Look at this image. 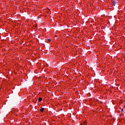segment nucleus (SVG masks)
Returning a JSON list of instances; mask_svg holds the SVG:
<instances>
[{
	"instance_id": "f257e3e1",
	"label": "nucleus",
	"mask_w": 125,
	"mask_h": 125,
	"mask_svg": "<svg viewBox=\"0 0 125 125\" xmlns=\"http://www.w3.org/2000/svg\"><path fill=\"white\" fill-rule=\"evenodd\" d=\"M42 98H39V99H38L39 102H42Z\"/></svg>"
},
{
	"instance_id": "f03ea898",
	"label": "nucleus",
	"mask_w": 125,
	"mask_h": 125,
	"mask_svg": "<svg viewBox=\"0 0 125 125\" xmlns=\"http://www.w3.org/2000/svg\"><path fill=\"white\" fill-rule=\"evenodd\" d=\"M86 122L84 121L83 123L81 124V125H86Z\"/></svg>"
},
{
	"instance_id": "7ed1b4c3",
	"label": "nucleus",
	"mask_w": 125,
	"mask_h": 125,
	"mask_svg": "<svg viewBox=\"0 0 125 125\" xmlns=\"http://www.w3.org/2000/svg\"><path fill=\"white\" fill-rule=\"evenodd\" d=\"M116 3H117V2H116V1H113V2H112V4H113V5H114V6H115V5H116Z\"/></svg>"
},
{
	"instance_id": "20e7f679",
	"label": "nucleus",
	"mask_w": 125,
	"mask_h": 125,
	"mask_svg": "<svg viewBox=\"0 0 125 125\" xmlns=\"http://www.w3.org/2000/svg\"><path fill=\"white\" fill-rule=\"evenodd\" d=\"M43 110H44V108H42L40 109V111L42 113V112H43Z\"/></svg>"
},
{
	"instance_id": "39448f33",
	"label": "nucleus",
	"mask_w": 125,
	"mask_h": 125,
	"mask_svg": "<svg viewBox=\"0 0 125 125\" xmlns=\"http://www.w3.org/2000/svg\"><path fill=\"white\" fill-rule=\"evenodd\" d=\"M123 112H124V108H122V109L121 111V113H123Z\"/></svg>"
},
{
	"instance_id": "423d86ee",
	"label": "nucleus",
	"mask_w": 125,
	"mask_h": 125,
	"mask_svg": "<svg viewBox=\"0 0 125 125\" xmlns=\"http://www.w3.org/2000/svg\"><path fill=\"white\" fill-rule=\"evenodd\" d=\"M48 42H51V40L50 39H48Z\"/></svg>"
}]
</instances>
